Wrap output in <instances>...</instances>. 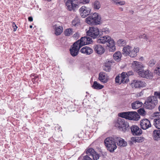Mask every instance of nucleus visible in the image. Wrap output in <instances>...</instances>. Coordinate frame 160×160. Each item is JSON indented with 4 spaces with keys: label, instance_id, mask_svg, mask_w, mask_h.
Segmentation results:
<instances>
[{
    "label": "nucleus",
    "instance_id": "79ce46f5",
    "mask_svg": "<svg viewBox=\"0 0 160 160\" xmlns=\"http://www.w3.org/2000/svg\"><path fill=\"white\" fill-rule=\"evenodd\" d=\"M91 157L93 158V160H97L99 158L100 156L96 152L95 154H93Z\"/></svg>",
    "mask_w": 160,
    "mask_h": 160
},
{
    "label": "nucleus",
    "instance_id": "4468645a",
    "mask_svg": "<svg viewBox=\"0 0 160 160\" xmlns=\"http://www.w3.org/2000/svg\"><path fill=\"white\" fill-rule=\"evenodd\" d=\"M145 83L136 80H133L131 83L132 86L135 88L143 87L145 86Z\"/></svg>",
    "mask_w": 160,
    "mask_h": 160
},
{
    "label": "nucleus",
    "instance_id": "39448f33",
    "mask_svg": "<svg viewBox=\"0 0 160 160\" xmlns=\"http://www.w3.org/2000/svg\"><path fill=\"white\" fill-rule=\"evenodd\" d=\"M86 34L93 39H98L100 37V31L96 26L90 27L89 30L86 32Z\"/></svg>",
    "mask_w": 160,
    "mask_h": 160
},
{
    "label": "nucleus",
    "instance_id": "0eeeda50",
    "mask_svg": "<svg viewBox=\"0 0 160 160\" xmlns=\"http://www.w3.org/2000/svg\"><path fill=\"white\" fill-rule=\"evenodd\" d=\"M91 9L85 6H82L79 9L80 15L82 18H85L90 13Z\"/></svg>",
    "mask_w": 160,
    "mask_h": 160
},
{
    "label": "nucleus",
    "instance_id": "c03bdc74",
    "mask_svg": "<svg viewBox=\"0 0 160 160\" xmlns=\"http://www.w3.org/2000/svg\"><path fill=\"white\" fill-rule=\"evenodd\" d=\"M90 2V0H80L79 3H82L83 4H85L88 3Z\"/></svg>",
    "mask_w": 160,
    "mask_h": 160
},
{
    "label": "nucleus",
    "instance_id": "4d7b16f0",
    "mask_svg": "<svg viewBox=\"0 0 160 160\" xmlns=\"http://www.w3.org/2000/svg\"><path fill=\"white\" fill-rule=\"evenodd\" d=\"M160 115V112H157L155 113V116H159Z\"/></svg>",
    "mask_w": 160,
    "mask_h": 160
},
{
    "label": "nucleus",
    "instance_id": "5fc2aeb1",
    "mask_svg": "<svg viewBox=\"0 0 160 160\" xmlns=\"http://www.w3.org/2000/svg\"><path fill=\"white\" fill-rule=\"evenodd\" d=\"M118 4L120 5H124L125 4V2L124 1H120L119 2H118Z\"/></svg>",
    "mask_w": 160,
    "mask_h": 160
},
{
    "label": "nucleus",
    "instance_id": "49530a36",
    "mask_svg": "<svg viewBox=\"0 0 160 160\" xmlns=\"http://www.w3.org/2000/svg\"><path fill=\"white\" fill-rule=\"evenodd\" d=\"M120 77L121 78H126L128 77L127 76V74L125 72H123L121 74V76H120Z\"/></svg>",
    "mask_w": 160,
    "mask_h": 160
},
{
    "label": "nucleus",
    "instance_id": "ddd939ff",
    "mask_svg": "<svg viewBox=\"0 0 160 160\" xmlns=\"http://www.w3.org/2000/svg\"><path fill=\"white\" fill-rule=\"evenodd\" d=\"M138 73L140 76L144 78H148L152 77V73L150 71L148 70H144L143 68Z\"/></svg>",
    "mask_w": 160,
    "mask_h": 160
},
{
    "label": "nucleus",
    "instance_id": "a19ab883",
    "mask_svg": "<svg viewBox=\"0 0 160 160\" xmlns=\"http://www.w3.org/2000/svg\"><path fill=\"white\" fill-rule=\"evenodd\" d=\"M156 63V60L154 59H151L148 62V64L150 67H153Z\"/></svg>",
    "mask_w": 160,
    "mask_h": 160
},
{
    "label": "nucleus",
    "instance_id": "603ef678",
    "mask_svg": "<svg viewBox=\"0 0 160 160\" xmlns=\"http://www.w3.org/2000/svg\"><path fill=\"white\" fill-rule=\"evenodd\" d=\"M127 74V76L128 77V76L133 74V72L132 71H130L126 73Z\"/></svg>",
    "mask_w": 160,
    "mask_h": 160
},
{
    "label": "nucleus",
    "instance_id": "2f4dec72",
    "mask_svg": "<svg viewBox=\"0 0 160 160\" xmlns=\"http://www.w3.org/2000/svg\"><path fill=\"white\" fill-rule=\"evenodd\" d=\"M80 20L77 17H76L72 21V24L75 27H77L80 25Z\"/></svg>",
    "mask_w": 160,
    "mask_h": 160
},
{
    "label": "nucleus",
    "instance_id": "0e129e2a",
    "mask_svg": "<svg viewBox=\"0 0 160 160\" xmlns=\"http://www.w3.org/2000/svg\"><path fill=\"white\" fill-rule=\"evenodd\" d=\"M32 28V26L31 25V28Z\"/></svg>",
    "mask_w": 160,
    "mask_h": 160
},
{
    "label": "nucleus",
    "instance_id": "20e7f679",
    "mask_svg": "<svg viewBox=\"0 0 160 160\" xmlns=\"http://www.w3.org/2000/svg\"><path fill=\"white\" fill-rule=\"evenodd\" d=\"M115 126L118 129L125 132L129 129L128 123L123 118H118L115 124Z\"/></svg>",
    "mask_w": 160,
    "mask_h": 160
},
{
    "label": "nucleus",
    "instance_id": "72a5a7b5",
    "mask_svg": "<svg viewBox=\"0 0 160 160\" xmlns=\"http://www.w3.org/2000/svg\"><path fill=\"white\" fill-rule=\"evenodd\" d=\"M92 6L95 10H98L101 8V4L99 1L95 0L92 4Z\"/></svg>",
    "mask_w": 160,
    "mask_h": 160
},
{
    "label": "nucleus",
    "instance_id": "7ed1b4c3",
    "mask_svg": "<svg viewBox=\"0 0 160 160\" xmlns=\"http://www.w3.org/2000/svg\"><path fill=\"white\" fill-rule=\"evenodd\" d=\"M101 19L100 16L98 13L95 12L87 18L85 21L89 25H97L100 23Z\"/></svg>",
    "mask_w": 160,
    "mask_h": 160
},
{
    "label": "nucleus",
    "instance_id": "9d476101",
    "mask_svg": "<svg viewBox=\"0 0 160 160\" xmlns=\"http://www.w3.org/2000/svg\"><path fill=\"white\" fill-rule=\"evenodd\" d=\"M132 68L137 73H138L144 68L142 63L136 61H134L132 63Z\"/></svg>",
    "mask_w": 160,
    "mask_h": 160
},
{
    "label": "nucleus",
    "instance_id": "4be33fe9",
    "mask_svg": "<svg viewBox=\"0 0 160 160\" xmlns=\"http://www.w3.org/2000/svg\"><path fill=\"white\" fill-rule=\"evenodd\" d=\"M143 105L142 103L139 100H137L132 103V108L133 109H138L141 107Z\"/></svg>",
    "mask_w": 160,
    "mask_h": 160
},
{
    "label": "nucleus",
    "instance_id": "58836bf2",
    "mask_svg": "<svg viewBox=\"0 0 160 160\" xmlns=\"http://www.w3.org/2000/svg\"><path fill=\"white\" fill-rule=\"evenodd\" d=\"M126 41L123 39H120L118 40L117 42V44L119 46H122L126 44Z\"/></svg>",
    "mask_w": 160,
    "mask_h": 160
},
{
    "label": "nucleus",
    "instance_id": "e433bc0d",
    "mask_svg": "<svg viewBox=\"0 0 160 160\" xmlns=\"http://www.w3.org/2000/svg\"><path fill=\"white\" fill-rule=\"evenodd\" d=\"M153 125L158 129H160V120L155 119L153 120Z\"/></svg>",
    "mask_w": 160,
    "mask_h": 160
},
{
    "label": "nucleus",
    "instance_id": "bf43d9fd",
    "mask_svg": "<svg viewBox=\"0 0 160 160\" xmlns=\"http://www.w3.org/2000/svg\"><path fill=\"white\" fill-rule=\"evenodd\" d=\"M33 18L31 16V22L32 21Z\"/></svg>",
    "mask_w": 160,
    "mask_h": 160
},
{
    "label": "nucleus",
    "instance_id": "423d86ee",
    "mask_svg": "<svg viewBox=\"0 0 160 160\" xmlns=\"http://www.w3.org/2000/svg\"><path fill=\"white\" fill-rule=\"evenodd\" d=\"M81 48L77 43H76V42H74L72 46H71L69 50L71 55L73 57L77 56Z\"/></svg>",
    "mask_w": 160,
    "mask_h": 160
},
{
    "label": "nucleus",
    "instance_id": "1a4fd4ad",
    "mask_svg": "<svg viewBox=\"0 0 160 160\" xmlns=\"http://www.w3.org/2000/svg\"><path fill=\"white\" fill-rule=\"evenodd\" d=\"M131 132L134 136H139L142 133V131L137 126L134 125L130 127Z\"/></svg>",
    "mask_w": 160,
    "mask_h": 160
},
{
    "label": "nucleus",
    "instance_id": "f03ea898",
    "mask_svg": "<svg viewBox=\"0 0 160 160\" xmlns=\"http://www.w3.org/2000/svg\"><path fill=\"white\" fill-rule=\"evenodd\" d=\"M158 96H151L148 97L143 104V107L148 109H153L158 103Z\"/></svg>",
    "mask_w": 160,
    "mask_h": 160
},
{
    "label": "nucleus",
    "instance_id": "3c124183",
    "mask_svg": "<svg viewBox=\"0 0 160 160\" xmlns=\"http://www.w3.org/2000/svg\"><path fill=\"white\" fill-rule=\"evenodd\" d=\"M79 35L78 32H76L73 35V37L74 38H78L79 37Z\"/></svg>",
    "mask_w": 160,
    "mask_h": 160
},
{
    "label": "nucleus",
    "instance_id": "f704fd0d",
    "mask_svg": "<svg viewBox=\"0 0 160 160\" xmlns=\"http://www.w3.org/2000/svg\"><path fill=\"white\" fill-rule=\"evenodd\" d=\"M64 33L66 36H69L72 35L73 34V29L71 28H67L65 30Z\"/></svg>",
    "mask_w": 160,
    "mask_h": 160
},
{
    "label": "nucleus",
    "instance_id": "c85d7f7f",
    "mask_svg": "<svg viewBox=\"0 0 160 160\" xmlns=\"http://www.w3.org/2000/svg\"><path fill=\"white\" fill-rule=\"evenodd\" d=\"M104 142L105 146L109 145V144H112L116 143L112 138H108L104 140Z\"/></svg>",
    "mask_w": 160,
    "mask_h": 160
},
{
    "label": "nucleus",
    "instance_id": "052dcab7",
    "mask_svg": "<svg viewBox=\"0 0 160 160\" xmlns=\"http://www.w3.org/2000/svg\"><path fill=\"white\" fill-rule=\"evenodd\" d=\"M28 21H30V17H28Z\"/></svg>",
    "mask_w": 160,
    "mask_h": 160
},
{
    "label": "nucleus",
    "instance_id": "69168bd1",
    "mask_svg": "<svg viewBox=\"0 0 160 160\" xmlns=\"http://www.w3.org/2000/svg\"><path fill=\"white\" fill-rule=\"evenodd\" d=\"M121 10L122 11L123 10L122 8L121 9Z\"/></svg>",
    "mask_w": 160,
    "mask_h": 160
},
{
    "label": "nucleus",
    "instance_id": "864d4df0",
    "mask_svg": "<svg viewBox=\"0 0 160 160\" xmlns=\"http://www.w3.org/2000/svg\"><path fill=\"white\" fill-rule=\"evenodd\" d=\"M154 95L156 96H158V98L160 99V92H154Z\"/></svg>",
    "mask_w": 160,
    "mask_h": 160
},
{
    "label": "nucleus",
    "instance_id": "09e8293b",
    "mask_svg": "<svg viewBox=\"0 0 160 160\" xmlns=\"http://www.w3.org/2000/svg\"><path fill=\"white\" fill-rule=\"evenodd\" d=\"M121 78L119 76H118L116 77L115 78V82L116 83H119L120 82V80H121Z\"/></svg>",
    "mask_w": 160,
    "mask_h": 160
},
{
    "label": "nucleus",
    "instance_id": "6e6d98bb",
    "mask_svg": "<svg viewBox=\"0 0 160 160\" xmlns=\"http://www.w3.org/2000/svg\"><path fill=\"white\" fill-rule=\"evenodd\" d=\"M133 142H134V141L132 140L131 141H129L128 142V144L130 146H132L133 144Z\"/></svg>",
    "mask_w": 160,
    "mask_h": 160
},
{
    "label": "nucleus",
    "instance_id": "b1692460",
    "mask_svg": "<svg viewBox=\"0 0 160 160\" xmlns=\"http://www.w3.org/2000/svg\"><path fill=\"white\" fill-rule=\"evenodd\" d=\"M132 50V47L129 46L127 45L123 48L122 49V53L125 54L126 55H129L131 50Z\"/></svg>",
    "mask_w": 160,
    "mask_h": 160
},
{
    "label": "nucleus",
    "instance_id": "de8ad7c7",
    "mask_svg": "<svg viewBox=\"0 0 160 160\" xmlns=\"http://www.w3.org/2000/svg\"><path fill=\"white\" fill-rule=\"evenodd\" d=\"M89 37H87V40L88 42V44H90L92 42V38Z\"/></svg>",
    "mask_w": 160,
    "mask_h": 160
},
{
    "label": "nucleus",
    "instance_id": "13d9d810",
    "mask_svg": "<svg viewBox=\"0 0 160 160\" xmlns=\"http://www.w3.org/2000/svg\"><path fill=\"white\" fill-rule=\"evenodd\" d=\"M112 2H113L115 4H116L118 5V2H117V0H112Z\"/></svg>",
    "mask_w": 160,
    "mask_h": 160
},
{
    "label": "nucleus",
    "instance_id": "5701e85b",
    "mask_svg": "<svg viewBox=\"0 0 160 160\" xmlns=\"http://www.w3.org/2000/svg\"><path fill=\"white\" fill-rule=\"evenodd\" d=\"M132 113H131V120H134L137 121L140 119V117L139 114L136 112H131Z\"/></svg>",
    "mask_w": 160,
    "mask_h": 160
},
{
    "label": "nucleus",
    "instance_id": "a18cd8bd",
    "mask_svg": "<svg viewBox=\"0 0 160 160\" xmlns=\"http://www.w3.org/2000/svg\"><path fill=\"white\" fill-rule=\"evenodd\" d=\"M34 77V75H33V74H31V81L32 82H33L34 83V81H37L38 79V78L36 77H34V78H32V77Z\"/></svg>",
    "mask_w": 160,
    "mask_h": 160
},
{
    "label": "nucleus",
    "instance_id": "680f3d73",
    "mask_svg": "<svg viewBox=\"0 0 160 160\" xmlns=\"http://www.w3.org/2000/svg\"><path fill=\"white\" fill-rule=\"evenodd\" d=\"M158 108L159 111L160 112V105L159 106Z\"/></svg>",
    "mask_w": 160,
    "mask_h": 160
},
{
    "label": "nucleus",
    "instance_id": "37998d69",
    "mask_svg": "<svg viewBox=\"0 0 160 160\" xmlns=\"http://www.w3.org/2000/svg\"><path fill=\"white\" fill-rule=\"evenodd\" d=\"M139 38H143L145 39L146 41L148 39V37L147 35L144 34H141L139 36Z\"/></svg>",
    "mask_w": 160,
    "mask_h": 160
},
{
    "label": "nucleus",
    "instance_id": "c9c22d12",
    "mask_svg": "<svg viewBox=\"0 0 160 160\" xmlns=\"http://www.w3.org/2000/svg\"><path fill=\"white\" fill-rule=\"evenodd\" d=\"M99 31L100 37L102 36L104 34L109 33L110 32L109 28H102Z\"/></svg>",
    "mask_w": 160,
    "mask_h": 160
},
{
    "label": "nucleus",
    "instance_id": "ea45409f",
    "mask_svg": "<svg viewBox=\"0 0 160 160\" xmlns=\"http://www.w3.org/2000/svg\"><path fill=\"white\" fill-rule=\"evenodd\" d=\"M121 81H120V84L123 83V84L127 83H128L129 81L128 77L122 78H121Z\"/></svg>",
    "mask_w": 160,
    "mask_h": 160
},
{
    "label": "nucleus",
    "instance_id": "e2e57ef3",
    "mask_svg": "<svg viewBox=\"0 0 160 160\" xmlns=\"http://www.w3.org/2000/svg\"><path fill=\"white\" fill-rule=\"evenodd\" d=\"M81 157H82V156H80V157L78 159H80V158H81Z\"/></svg>",
    "mask_w": 160,
    "mask_h": 160
},
{
    "label": "nucleus",
    "instance_id": "a211bd4d",
    "mask_svg": "<svg viewBox=\"0 0 160 160\" xmlns=\"http://www.w3.org/2000/svg\"><path fill=\"white\" fill-rule=\"evenodd\" d=\"M107 74L104 72H100L99 74L98 79L103 83H106L108 81V79L106 77Z\"/></svg>",
    "mask_w": 160,
    "mask_h": 160
},
{
    "label": "nucleus",
    "instance_id": "cd10ccee",
    "mask_svg": "<svg viewBox=\"0 0 160 160\" xmlns=\"http://www.w3.org/2000/svg\"><path fill=\"white\" fill-rule=\"evenodd\" d=\"M121 57V53L119 51L116 52L113 55L114 59L117 62H119L120 60Z\"/></svg>",
    "mask_w": 160,
    "mask_h": 160
},
{
    "label": "nucleus",
    "instance_id": "2eb2a0df",
    "mask_svg": "<svg viewBox=\"0 0 160 160\" xmlns=\"http://www.w3.org/2000/svg\"><path fill=\"white\" fill-rule=\"evenodd\" d=\"M93 51L92 49L87 46L83 47L80 50V52L82 53L87 55L91 54L93 53Z\"/></svg>",
    "mask_w": 160,
    "mask_h": 160
},
{
    "label": "nucleus",
    "instance_id": "412c9836",
    "mask_svg": "<svg viewBox=\"0 0 160 160\" xmlns=\"http://www.w3.org/2000/svg\"><path fill=\"white\" fill-rule=\"evenodd\" d=\"M53 28L55 29V34L56 35H60L62 32L63 28L62 27L58 26L57 24L53 26Z\"/></svg>",
    "mask_w": 160,
    "mask_h": 160
},
{
    "label": "nucleus",
    "instance_id": "393cba45",
    "mask_svg": "<svg viewBox=\"0 0 160 160\" xmlns=\"http://www.w3.org/2000/svg\"><path fill=\"white\" fill-rule=\"evenodd\" d=\"M118 141L117 142V144L118 146L122 147H125L127 145V142L124 139L121 138H118Z\"/></svg>",
    "mask_w": 160,
    "mask_h": 160
},
{
    "label": "nucleus",
    "instance_id": "7c9ffc66",
    "mask_svg": "<svg viewBox=\"0 0 160 160\" xmlns=\"http://www.w3.org/2000/svg\"><path fill=\"white\" fill-rule=\"evenodd\" d=\"M108 150L109 151L111 152H114V151L117 148V146L116 145V143L114 144H109L108 145L106 146Z\"/></svg>",
    "mask_w": 160,
    "mask_h": 160
},
{
    "label": "nucleus",
    "instance_id": "f8f14e48",
    "mask_svg": "<svg viewBox=\"0 0 160 160\" xmlns=\"http://www.w3.org/2000/svg\"><path fill=\"white\" fill-rule=\"evenodd\" d=\"M93 48L95 52L98 55H102L105 52L104 47L99 44H95Z\"/></svg>",
    "mask_w": 160,
    "mask_h": 160
},
{
    "label": "nucleus",
    "instance_id": "4c0bfd02",
    "mask_svg": "<svg viewBox=\"0 0 160 160\" xmlns=\"http://www.w3.org/2000/svg\"><path fill=\"white\" fill-rule=\"evenodd\" d=\"M138 113L139 115L142 116H145L146 114V112L144 108H141L139 109L138 110Z\"/></svg>",
    "mask_w": 160,
    "mask_h": 160
},
{
    "label": "nucleus",
    "instance_id": "a878e982",
    "mask_svg": "<svg viewBox=\"0 0 160 160\" xmlns=\"http://www.w3.org/2000/svg\"><path fill=\"white\" fill-rule=\"evenodd\" d=\"M92 87L94 89L99 90L101 89L104 87V86L98 83L97 81H94L92 86Z\"/></svg>",
    "mask_w": 160,
    "mask_h": 160
},
{
    "label": "nucleus",
    "instance_id": "aec40b11",
    "mask_svg": "<svg viewBox=\"0 0 160 160\" xmlns=\"http://www.w3.org/2000/svg\"><path fill=\"white\" fill-rule=\"evenodd\" d=\"M112 65V62L108 61L106 62L103 67V69L106 72H109L111 69V66Z\"/></svg>",
    "mask_w": 160,
    "mask_h": 160
},
{
    "label": "nucleus",
    "instance_id": "f3484780",
    "mask_svg": "<svg viewBox=\"0 0 160 160\" xmlns=\"http://www.w3.org/2000/svg\"><path fill=\"white\" fill-rule=\"evenodd\" d=\"M131 113H132L131 112H126L119 113L118 114V116L122 118H124L127 119L131 120Z\"/></svg>",
    "mask_w": 160,
    "mask_h": 160
},
{
    "label": "nucleus",
    "instance_id": "6e6552de",
    "mask_svg": "<svg viewBox=\"0 0 160 160\" xmlns=\"http://www.w3.org/2000/svg\"><path fill=\"white\" fill-rule=\"evenodd\" d=\"M75 0H64L66 5L69 11L72 10L75 11L76 9H78L79 7L78 5L74 4L73 2Z\"/></svg>",
    "mask_w": 160,
    "mask_h": 160
},
{
    "label": "nucleus",
    "instance_id": "c756f323",
    "mask_svg": "<svg viewBox=\"0 0 160 160\" xmlns=\"http://www.w3.org/2000/svg\"><path fill=\"white\" fill-rule=\"evenodd\" d=\"M153 136L155 140H158L160 138V130H156L153 131Z\"/></svg>",
    "mask_w": 160,
    "mask_h": 160
},
{
    "label": "nucleus",
    "instance_id": "dca6fc26",
    "mask_svg": "<svg viewBox=\"0 0 160 160\" xmlns=\"http://www.w3.org/2000/svg\"><path fill=\"white\" fill-rule=\"evenodd\" d=\"M87 38V37L86 36L82 37L80 39L76 41V43H77L79 45V47L81 48L83 46L88 44Z\"/></svg>",
    "mask_w": 160,
    "mask_h": 160
},
{
    "label": "nucleus",
    "instance_id": "473e14b6",
    "mask_svg": "<svg viewBox=\"0 0 160 160\" xmlns=\"http://www.w3.org/2000/svg\"><path fill=\"white\" fill-rule=\"evenodd\" d=\"M96 151L92 148H88L86 150V153L88 156H92L93 154H95Z\"/></svg>",
    "mask_w": 160,
    "mask_h": 160
},
{
    "label": "nucleus",
    "instance_id": "9b49d317",
    "mask_svg": "<svg viewBox=\"0 0 160 160\" xmlns=\"http://www.w3.org/2000/svg\"><path fill=\"white\" fill-rule=\"evenodd\" d=\"M141 128L143 130H146L151 126L150 121L147 119H143L140 122Z\"/></svg>",
    "mask_w": 160,
    "mask_h": 160
},
{
    "label": "nucleus",
    "instance_id": "8fccbe9b",
    "mask_svg": "<svg viewBox=\"0 0 160 160\" xmlns=\"http://www.w3.org/2000/svg\"><path fill=\"white\" fill-rule=\"evenodd\" d=\"M12 26L14 28H13V31L14 32L16 31L18 27L16 26V25L15 24V23L14 22H12Z\"/></svg>",
    "mask_w": 160,
    "mask_h": 160
},
{
    "label": "nucleus",
    "instance_id": "bb28decb",
    "mask_svg": "<svg viewBox=\"0 0 160 160\" xmlns=\"http://www.w3.org/2000/svg\"><path fill=\"white\" fill-rule=\"evenodd\" d=\"M145 138L142 137H132L131 138V140L134 141V142L140 143L143 142Z\"/></svg>",
    "mask_w": 160,
    "mask_h": 160
},
{
    "label": "nucleus",
    "instance_id": "6ab92c4d",
    "mask_svg": "<svg viewBox=\"0 0 160 160\" xmlns=\"http://www.w3.org/2000/svg\"><path fill=\"white\" fill-rule=\"evenodd\" d=\"M139 51V48L138 47H135L133 49L132 47V50H131L128 56L132 58H134L137 56V53Z\"/></svg>",
    "mask_w": 160,
    "mask_h": 160
},
{
    "label": "nucleus",
    "instance_id": "f257e3e1",
    "mask_svg": "<svg viewBox=\"0 0 160 160\" xmlns=\"http://www.w3.org/2000/svg\"><path fill=\"white\" fill-rule=\"evenodd\" d=\"M97 42L98 43L104 44L107 42L110 52H114L116 50L115 42L113 39L109 36H101L98 39Z\"/></svg>",
    "mask_w": 160,
    "mask_h": 160
}]
</instances>
